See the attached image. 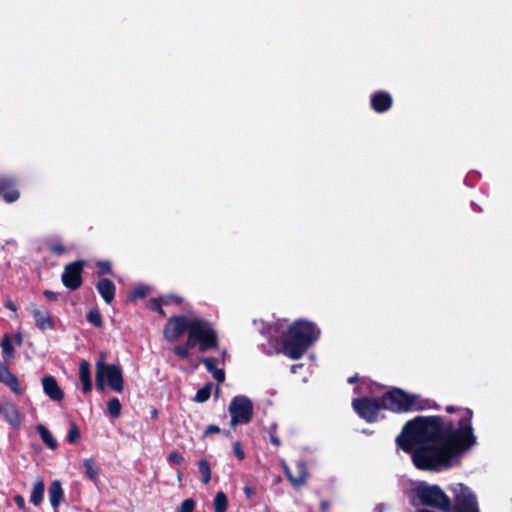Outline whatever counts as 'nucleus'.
Listing matches in <instances>:
<instances>
[{"label":"nucleus","mask_w":512,"mask_h":512,"mask_svg":"<svg viewBox=\"0 0 512 512\" xmlns=\"http://www.w3.org/2000/svg\"><path fill=\"white\" fill-rule=\"evenodd\" d=\"M200 326L203 330H214L211 324L200 318H188L186 316H176L168 320L164 327V336L170 341H176L185 331L188 335L192 331L193 326Z\"/></svg>","instance_id":"nucleus-5"},{"label":"nucleus","mask_w":512,"mask_h":512,"mask_svg":"<svg viewBox=\"0 0 512 512\" xmlns=\"http://www.w3.org/2000/svg\"><path fill=\"white\" fill-rule=\"evenodd\" d=\"M328 507H329V503L327 501H322L321 502V509L323 511H326L328 509Z\"/></svg>","instance_id":"nucleus-52"},{"label":"nucleus","mask_w":512,"mask_h":512,"mask_svg":"<svg viewBox=\"0 0 512 512\" xmlns=\"http://www.w3.org/2000/svg\"><path fill=\"white\" fill-rule=\"evenodd\" d=\"M14 342L17 346H20L23 342V337L20 333H17L15 336H14Z\"/></svg>","instance_id":"nucleus-50"},{"label":"nucleus","mask_w":512,"mask_h":512,"mask_svg":"<svg viewBox=\"0 0 512 512\" xmlns=\"http://www.w3.org/2000/svg\"><path fill=\"white\" fill-rule=\"evenodd\" d=\"M200 326H193L188 335L185 344L174 347L173 352L181 359H187L190 356L189 350L199 345L201 352L215 348L217 346V334L214 330H203Z\"/></svg>","instance_id":"nucleus-4"},{"label":"nucleus","mask_w":512,"mask_h":512,"mask_svg":"<svg viewBox=\"0 0 512 512\" xmlns=\"http://www.w3.org/2000/svg\"><path fill=\"white\" fill-rule=\"evenodd\" d=\"M51 250L56 254H62L65 251V248L62 245H53L51 246Z\"/></svg>","instance_id":"nucleus-47"},{"label":"nucleus","mask_w":512,"mask_h":512,"mask_svg":"<svg viewBox=\"0 0 512 512\" xmlns=\"http://www.w3.org/2000/svg\"><path fill=\"white\" fill-rule=\"evenodd\" d=\"M383 409L395 412L418 411L429 407L428 400L415 394H406L400 389H394L381 397Z\"/></svg>","instance_id":"nucleus-3"},{"label":"nucleus","mask_w":512,"mask_h":512,"mask_svg":"<svg viewBox=\"0 0 512 512\" xmlns=\"http://www.w3.org/2000/svg\"><path fill=\"white\" fill-rule=\"evenodd\" d=\"M97 267L100 270V274H110L111 273V263L108 261H99L97 263Z\"/></svg>","instance_id":"nucleus-36"},{"label":"nucleus","mask_w":512,"mask_h":512,"mask_svg":"<svg viewBox=\"0 0 512 512\" xmlns=\"http://www.w3.org/2000/svg\"><path fill=\"white\" fill-rule=\"evenodd\" d=\"M44 295L48 298V299H51V300H55L57 298V294L53 291H50V290H45L44 291Z\"/></svg>","instance_id":"nucleus-48"},{"label":"nucleus","mask_w":512,"mask_h":512,"mask_svg":"<svg viewBox=\"0 0 512 512\" xmlns=\"http://www.w3.org/2000/svg\"><path fill=\"white\" fill-rule=\"evenodd\" d=\"M228 506L227 496L224 492H218L213 500L215 512H226Z\"/></svg>","instance_id":"nucleus-26"},{"label":"nucleus","mask_w":512,"mask_h":512,"mask_svg":"<svg viewBox=\"0 0 512 512\" xmlns=\"http://www.w3.org/2000/svg\"><path fill=\"white\" fill-rule=\"evenodd\" d=\"M446 410H447L448 412H452V411H454V408H453L452 406H448V407L446 408Z\"/></svg>","instance_id":"nucleus-55"},{"label":"nucleus","mask_w":512,"mask_h":512,"mask_svg":"<svg viewBox=\"0 0 512 512\" xmlns=\"http://www.w3.org/2000/svg\"><path fill=\"white\" fill-rule=\"evenodd\" d=\"M0 382L10 388L15 394L21 395L23 389L15 374H13L3 363H0Z\"/></svg>","instance_id":"nucleus-15"},{"label":"nucleus","mask_w":512,"mask_h":512,"mask_svg":"<svg viewBox=\"0 0 512 512\" xmlns=\"http://www.w3.org/2000/svg\"><path fill=\"white\" fill-rule=\"evenodd\" d=\"M28 311L35 320V325L38 329L44 331L46 329H54L55 321L52 315L47 310L39 309L35 304H30Z\"/></svg>","instance_id":"nucleus-12"},{"label":"nucleus","mask_w":512,"mask_h":512,"mask_svg":"<svg viewBox=\"0 0 512 512\" xmlns=\"http://www.w3.org/2000/svg\"><path fill=\"white\" fill-rule=\"evenodd\" d=\"M162 303H163V302L161 301V298H160V299H152V300H150V302H149V307H150L151 309H153V310L158 311V312H159V313H161L162 315H164V312H163L162 307H161Z\"/></svg>","instance_id":"nucleus-37"},{"label":"nucleus","mask_w":512,"mask_h":512,"mask_svg":"<svg viewBox=\"0 0 512 512\" xmlns=\"http://www.w3.org/2000/svg\"><path fill=\"white\" fill-rule=\"evenodd\" d=\"M106 353L105 352H100L99 354V359L98 361L96 362V371H98V365L101 363L102 364V367H107L109 366L110 364H106Z\"/></svg>","instance_id":"nucleus-42"},{"label":"nucleus","mask_w":512,"mask_h":512,"mask_svg":"<svg viewBox=\"0 0 512 512\" xmlns=\"http://www.w3.org/2000/svg\"><path fill=\"white\" fill-rule=\"evenodd\" d=\"M42 386L45 394L53 401H61L64 398V392L59 387L53 376H45L42 378Z\"/></svg>","instance_id":"nucleus-16"},{"label":"nucleus","mask_w":512,"mask_h":512,"mask_svg":"<svg viewBox=\"0 0 512 512\" xmlns=\"http://www.w3.org/2000/svg\"><path fill=\"white\" fill-rule=\"evenodd\" d=\"M392 104L391 96L386 92H377L371 97L372 108L379 113L387 111Z\"/></svg>","instance_id":"nucleus-17"},{"label":"nucleus","mask_w":512,"mask_h":512,"mask_svg":"<svg viewBox=\"0 0 512 512\" xmlns=\"http://www.w3.org/2000/svg\"><path fill=\"white\" fill-rule=\"evenodd\" d=\"M83 466L85 468L86 477H88L91 481L96 483L99 478L100 470L98 465L94 462L93 459L89 458L83 461Z\"/></svg>","instance_id":"nucleus-24"},{"label":"nucleus","mask_w":512,"mask_h":512,"mask_svg":"<svg viewBox=\"0 0 512 512\" xmlns=\"http://www.w3.org/2000/svg\"><path fill=\"white\" fill-rule=\"evenodd\" d=\"M83 269V263L74 262L67 265L62 274L63 284L72 290L77 289L81 285V272Z\"/></svg>","instance_id":"nucleus-11"},{"label":"nucleus","mask_w":512,"mask_h":512,"mask_svg":"<svg viewBox=\"0 0 512 512\" xmlns=\"http://www.w3.org/2000/svg\"><path fill=\"white\" fill-rule=\"evenodd\" d=\"M220 431H221V429L218 426L209 425L204 432V436H208V435H211L214 433H219Z\"/></svg>","instance_id":"nucleus-43"},{"label":"nucleus","mask_w":512,"mask_h":512,"mask_svg":"<svg viewBox=\"0 0 512 512\" xmlns=\"http://www.w3.org/2000/svg\"><path fill=\"white\" fill-rule=\"evenodd\" d=\"M80 438V430L75 423L70 424V429L67 435V441L69 443H75Z\"/></svg>","instance_id":"nucleus-32"},{"label":"nucleus","mask_w":512,"mask_h":512,"mask_svg":"<svg viewBox=\"0 0 512 512\" xmlns=\"http://www.w3.org/2000/svg\"><path fill=\"white\" fill-rule=\"evenodd\" d=\"M319 329L311 322L298 320L289 328L284 340V354L292 359H299L318 339Z\"/></svg>","instance_id":"nucleus-2"},{"label":"nucleus","mask_w":512,"mask_h":512,"mask_svg":"<svg viewBox=\"0 0 512 512\" xmlns=\"http://www.w3.org/2000/svg\"><path fill=\"white\" fill-rule=\"evenodd\" d=\"M229 413L231 427L235 428L238 424H247L253 416V404L246 396H235L229 405Z\"/></svg>","instance_id":"nucleus-7"},{"label":"nucleus","mask_w":512,"mask_h":512,"mask_svg":"<svg viewBox=\"0 0 512 512\" xmlns=\"http://www.w3.org/2000/svg\"><path fill=\"white\" fill-rule=\"evenodd\" d=\"M96 288L106 303L110 304L113 301L116 288H115L114 283L111 280H109V279L100 280L97 283Z\"/></svg>","instance_id":"nucleus-18"},{"label":"nucleus","mask_w":512,"mask_h":512,"mask_svg":"<svg viewBox=\"0 0 512 512\" xmlns=\"http://www.w3.org/2000/svg\"><path fill=\"white\" fill-rule=\"evenodd\" d=\"M45 485L43 480H37L32 488L30 502L35 506L39 505L44 498Z\"/></svg>","instance_id":"nucleus-23"},{"label":"nucleus","mask_w":512,"mask_h":512,"mask_svg":"<svg viewBox=\"0 0 512 512\" xmlns=\"http://www.w3.org/2000/svg\"><path fill=\"white\" fill-rule=\"evenodd\" d=\"M161 301L164 304H170L172 302H180V298H178V297H176L174 295H169V296L161 298Z\"/></svg>","instance_id":"nucleus-44"},{"label":"nucleus","mask_w":512,"mask_h":512,"mask_svg":"<svg viewBox=\"0 0 512 512\" xmlns=\"http://www.w3.org/2000/svg\"><path fill=\"white\" fill-rule=\"evenodd\" d=\"M471 419L470 410L465 411L457 425L439 416H419L405 425L396 442L399 448L411 453L418 469L446 470L477 442Z\"/></svg>","instance_id":"nucleus-1"},{"label":"nucleus","mask_w":512,"mask_h":512,"mask_svg":"<svg viewBox=\"0 0 512 512\" xmlns=\"http://www.w3.org/2000/svg\"><path fill=\"white\" fill-rule=\"evenodd\" d=\"M455 497L454 512H479L475 495L462 483H456L451 487Z\"/></svg>","instance_id":"nucleus-8"},{"label":"nucleus","mask_w":512,"mask_h":512,"mask_svg":"<svg viewBox=\"0 0 512 512\" xmlns=\"http://www.w3.org/2000/svg\"><path fill=\"white\" fill-rule=\"evenodd\" d=\"M87 319L90 323H92L96 327H100L102 325V317L98 310H90L87 314Z\"/></svg>","instance_id":"nucleus-31"},{"label":"nucleus","mask_w":512,"mask_h":512,"mask_svg":"<svg viewBox=\"0 0 512 512\" xmlns=\"http://www.w3.org/2000/svg\"><path fill=\"white\" fill-rule=\"evenodd\" d=\"M356 379H357V377H356V376L350 377V378L348 379V382H349V383H354V382L356 381Z\"/></svg>","instance_id":"nucleus-54"},{"label":"nucleus","mask_w":512,"mask_h":512,"mask_svg":"<svg viewBox=\"0 0 512 512\" xmlns=\"http://www.w3.org/2000/svg\"><path fill=\"white\" fill-rule=\"evenodd\" d=\"M108 413L113 418H118L121 414V404L117 398H112L107 403Z\"/></svg>","instance_id":"nucleus-28"},{"label":"nucleus","mask_w":512,"mask_h":512,"mask_svg":"<svg viewBox=\"0 0 512 512\" xmlns=\"http://www.w3.org/2000/svg\"><path fill=\"white\" fill-rule=\"evenodd\" d=\"M270 441L272 444H274L275 446H280V439L276 436L275 434V428H272L271 429V432H270Z\"/></svg>","instance_id":"nucleus-45"},{"label":"nucleus","mask_w":512,"mask_h":512,"mask_svg":"<svg viewBox=\"0 0 512 512\" xmlns=\"http://www.w3.org/2000/svg\"><path fill=\"white\" fill-rule=\"evenodd\" d=\"M202 363L206 369L213 375L214 379L221 383L225 380V374L222 369L216 367V360L212 358H203Z\"/></svg>","instance_id":"nucleus-21"},{"label":"nucleus","mask_w":512,"mask_h":512,"mask_svg":"<svg viewBox=\"0 0 512 512\" xmlns=\"http://www.w3.org/2000/svg\"><path fill=\"white\" fill-rule=\"evenodd\" d=\"M301 367H302V365H293V366L291 367V371H292L293 373H296V372L298 371V368H301Z\"/></svg>","instance_id":"nucleus-53"},{"label":"nucleus","mask_w":512,"mask_h":512,"mask_svg":"<svg viewBox=\"0 0 512 512\" xmlns=\"http://www.w3.org/2000/svg\"><path fill=\"white\" fill-rule=\"evenodd\" d=\"M225 435H226V437H231L230 432H226Z\"/></svg>","instance_id":"nucleus-56"},{"label":"nucleus","mask_w":512,"mask_h":512,"mask_svg":"<svg viewBox=\"0 0 512 512\" xmlns=\"http://www.w3.org/2000/svg\"><path fill=\"white\" fill-rule=\"evenodd\" d=\"M5 307L13 312H16V310H17L16 305L10 300L6 301Z\"/></svg>","instance_id":"nucleus-49"},{"label":"nucleus","mask_w":512,"mask_h":512,"mask_svg":"<svg viewBox=\"0 0 512 512\" xmlns=\"http://www.w3.org/2000/svg\"><path fill=\"white\" fill-rule=\"evenodd\" d=\"M101 371L109 387L118 393H121L124 389V379L122 370L118 365L112 364L107 367H102L100 363Z\"/></svg>","instance_id":"nucleus-10"},{"label":"nucleus","mask_w":512,"mask_h":512,"mask_svg":"<svg viewBox=\"0 0 512 512\" xmlns=\"http://www.w3.org/2000/svg\"><path fill=\"white\" fill-rule=\"evenodd\" d=\"M0 415L14 428H18L21 425V415L16 407L10 401L0 400Z\"/></svg>","instance_id":"nucleus-14"},{"label":"nucleus","mask_w":512,"mask_h":512,"mask_svg":"<svg viewBox=\"0 0 512 512\" xmlns=\"http://www.w3.org/2000/svg\"><path fill=\"white\" fill-rule=\"evenodd\" d=\"M234 454L239 460H243L245 457V453L241 447L240 442L236 441L233 446Z\"/></svg>","instance_id":"nucleus-38"},{"label":"nucleus","mask_w":512,"mask_h":512,"mask_svg":"<svg viewBox=\"0 0 512 512\" xmlns=\"http://www.w3.org/2000/svg\"><path fill=\"white\" fill-rule=\"evenodd\" d=\"M169 462L174 464H181L184 460L183 456L178 452H172L170 453L168 457Z\"/></svg>","instance_id":"nucleus-39"},{"label":"nucleus","mask_w":512,"mask_h":512,"mask_svg":"<svg viewBox=\"0 0 512 512\" xmlns=\"http://www.w3.org/2000/svg\"><path fill=\"white\" fill-rule=\"evenodd\" d=\"M195 508V502L192 499H186L184 500L180 507L178 508L177 512H193Z\"/></svg>","instance_id":"nucleus-35"},{"label":"nucleus","mask_w":512,"mask_h":512,"mask_svg":"<svg viewBox=\"0 0 512 512\" xmlns=\"http://www.w3.org/2000/svg\"><path fill=\"white\" fill-rule=\"evenodd\" d=\"M385 509V505L384 504H379L375 507L374 509V512H383Z\"/></svg>","instance_id":"nucleus-51"},{"label":"nucleus","mask_w":512,"mask_h":512,"mask_svg":"<svg viewBox=\"0 0 512 512\" xmlns=\"http://www.w3.org/2000/svg\"><path fill=\"white\" fill-rule=\"evenodd\" d=\"M12 181H13L12 185L8 186L3 192H1L3 194L4 200L7 203H12V202L16 201L19 198L18 190H16V189H9V188H11V187H13L15 185V181H14L13 178H12Z\"/></svg>","instance_id":"nucleus-30"},{"label":"nucleus","mask_w":512,"mask_h":512,"mask_svg":"<svg viewBox=\"0 0 512 512\" xmlns=\"http://www.w3.org/2000/svg\"><path fill=\"white\" fill-rule=\"evenodd\" d=\"M283 469H284L286 477L288 478V480L290 481V483L292 484V486L294 488L298 489L307 483L309 472H308L307 466L304 461H297V463H296L297 475L296 476L292 475L290 468L285 463L283 464Z\"/></svg>","instance_id":"nucleus-13"},{"label":"nucleus","mask_w":512,"mask_h":512,"mask_svg":"<svg viewBox=\"0 0 512 512\" xmlns=\"http://www.w3.org/2000/svg\"><path fill=\"white\" fill-rule=\"evenodd\" d=\"M12 178H3L0 180V192H3L8 186L12 185Z\"/></svg>","instance_id":"nucleus-41"},{"label":"nucleus","mask_w":512,"mask_h":512,"mask_svg":"<svg viewBox=\"0 0 512 512\" xmlns=\"http://www.w3.org/2000/svg\"><path fill=\"white\" fill-rule=\"evenodd\" d=\"M244 493L245 495L248 497V498H253L255 496V491L252 487L250 486H245L244 487Z\"/></svg>","instance_id":"nucleus-46"},{"label":"nucleus","mask_w":512,"mask_h":512,"mask_svg":"<svg viewBox=\"0 0 512 512\" xmlns=\"http://www.w3.org/2000/svg\"><path fill=\"white\" fill-rule=\"evenodd\" d=\"M79 376L83 386V392L88 393L92 389L90 365L86 360L80 363Z\"/></svg>","instance_id":"nucleus-19"},{"label":"nucleus","mask_w":512,"mask_h":512,"mask_svg":"<svg viewBox=\"0 0 512 512\" xmlns=\"http://www.w3.org/2000/svg\"><path fill=\"white\" fill-rule=\"evenodd\" d=\"M14 502L21 510H26L25 500L21 495L14 496Z\"/></svg>","instance_id":"nucleus-40"},{"label":"nucleus","mask_w":512,"mask_h":512,"mask_svg":"<svg viewBox=\"0 0 512 512\" xmlns=\"http://www.w3.org/2000/svg\"><path fill=\"white\" fill-rule=\"evenodd\" d=\"M2 349V357L5 362L9 363L14 359V347L11 343L9 334H5L0 343Z\"/></svg>","instance_id":"nucleus-22"},{"label":"nucleus","mask_w":512,"mask_h":512,"mask_svg":"<svg viewBox=\"0 0 512 512\" xmlns=\"http://www.w3.org/2000/svg\"><path fill=\"white\" fill-rule=\"evenodd\" d=\"M211 388H212L211 384H207L204 387L200 388L194 397V401H196L198 403H203V402L207 401L211 394Z\"/></svg>","instance_id":"nucleus-29"},{"label":"nucleus","mask_w":512,"mask_h":512,"mask_svg":"<svg viewBox=\"0 0 512 512\" xmlns=\"http://www.w3.org/2000/svg\"><path fill=\"white\" fill-rule=\"evenodd\" d=\"M147 293H148V287L144 286V285H141V286L136 287L133 290V292L129 296V299L130 300H135V299H138V298H143V297L146 296Z\"/></svg>","instance_id":"nucleus-33"},{"label":"nucleus","mask_w":512,"mask_h":512,"mask_svg":"<svg viewBox=\"0 0 512 512\" xmlns=\"http://www.w3.org/2000/svg\"><path fill=\"white\" fill-rule=\"evenodd\" d=\"M352 407L360 418L369 423L375 422L378 419V413L382 407L380 399H371L367 397L355 398L352 401Z\"/></svg>","instance_id":"nucleus-9"},{"label":"nucleus","mask_w":512,"mask_h":512,"mask_svg":"<svg viewBox=\"0 0 512 512\" xmlns=\"http://www.w3.org/2000/svg\"><path fill=\"white\" fill-rule=\"evenodd\" d=\"M42 441L46 444V446L50 449H55L57 447V441L53 438L51 432L42 424H38L36 427Z\"/></svg>","instance_id":"nucleus-25"},{"label":"nucleus","mask_w":512,"mask_h":512,"mask_svg":"<svg viewBox=\"0 0 512 512\" xmlns=\"http://www.w3.org/2000/svg\"><path fill=\"white\" fill-rule=\"evenodd\" d=\"M101 367L98 365V371H96L95 384L98 391L103 392L105 390V377L100 370Z\"/></svg>","instance_id":"nucleus-34"},{"label":"nucleus","mask_w":512,"mask_h":512,"mask_svg":"<svg viewBox=\"0 0 512 512\" xmlns=\"http://www.w3.org/2000/svg\"><path fill=\"white\" fill-rule=\"evenodd\" d=\"M198 470L202 476V482L208 484L211 480V469L207 460L201 459L198 462Z\"/></svg>","instance_id":"nucleus-27"},{"label":"nucleus","mask_w":512,"mask_h":512,"mask_svg":"<svg viewBox=\"0 0 512 512\" xmlns=\"http://www.w3.org/2000/svg\"><path fill=\"white\" fill-rule=\"evenodd\" d=\"M415 495L423 505L431 506L442 511H448L451 506L449 497L437 485L426 482L419 483L414 489Z\"/></svg>","instance_id":"nucleus-6"},{"label":"nucleus","mask_w":512,"mask_h":512,"mask_svg":"<svg viewBox=\"0 0 512 512\" xmlns=\"http://www.w3.org/2000/svg\"><path fill=\"white\" fill-rule=\"evenodd\" d=\"M63 497V489L59 481H54L49 487V501L53 508H57Z\"/></svg>","instance_id":"nucleus-20"}]
</instances>
